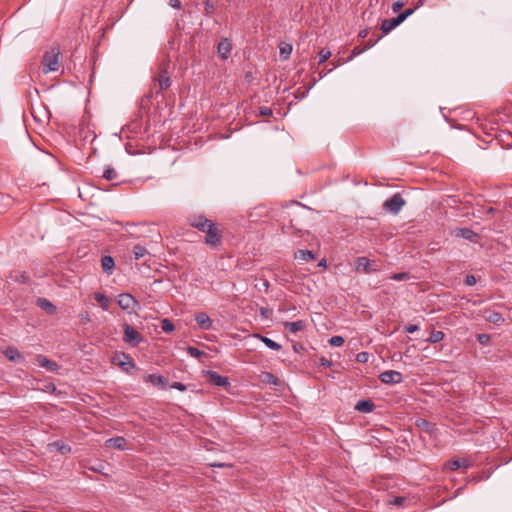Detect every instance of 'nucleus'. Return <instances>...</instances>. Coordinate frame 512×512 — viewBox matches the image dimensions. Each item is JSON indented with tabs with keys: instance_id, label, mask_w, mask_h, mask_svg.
Masks as SVG:
<instances>
[{
	"instance_id": "nucleus-1",
	"label": "nucleus",
	"mask_w": 512,
	"mask_h": 512,
	"mask_svg": "<svg viewBox=\"0 0 512 512\" xmlns=\"http://www.w3.org/2000/svg\"><path fill=\"white\" fill-rule=\"evenodd\" d=\"M60 50L57 47L51 48L46 51L42 59V70L43 73L48 74L50 72H56L60 68Z\"/></svg>"
},
{
	"instance_id": "nucleus-2",
	"label": "nucleus",
	"mask_w": 512,
	"mask_h": 512,
	"mask_svg": "<svg viewBox=\"0 0 512 512\" xmlns=\"http://www.w3.org/2000/svg\"><path fill=\"white\" fill-rule=\"evenodd\" d=\"M413 12V9H406L395 18L385 19L381 24V31L385 35L390 33L394 28L404 22Z\"/></svg>"
},
{
	"instance_id": "nucleus-3",
	"label": "nucleus",
	"mask_w": 512,
	"mask_h": 512,
	"mask_svg": "<svg viewBox=\"0 0 512 512\" xmlns=\"http://www.w3.org/2000/svg\"><path fill=\"white\" fill-rule=\"evenodd\" d=\"M406 204L400 193H395L383 203V209L393 215H397Z\"/></svg>"
},
{
	"instance_id": "nucleus-4",
	"label": "nucleus",
	"mask_w": 512,
	"mask_h": 512,
	"mask_svg": "<svg viewBox=\"0 0 512 512\" xmlns=\"http://www.w3.org/2000/svg\"><path fill=\"white\" fill-rule=\"evenodd\" d=\"M123 332V340L133 347L138 346L143 341L142 335L129 324H124Z\"/></svg>"
},
{
	"instance_id": "nucleus-5",
	"label": "nucleus",
	"mask_w": 512,
	"mask_h": 512,
	"mask_svg": "<svg viewBox=\"0 0 512 512\" xmlns=\"http://www.w3.org/2000/svg\"><path fill=\"white\" fill-rule=\"evenodd\" d=\"M118 305L121 309L132 312L139 307V302L129 293H122L118 296Z\"/></svg>"
},
{
	"instance_id": "nucleus-6",
	"label": "nucleus",
	"mask_w": 512,
	"mask_h": 512,
	"mask_svg": "<svg viewBox=\"0 0 512 512\" xmlns=\"http://www.w3.org/2000/svg\"><path fill=\"white\" fill-rule=\"evenodd\" d=\"M188 221L192 227L204 233L213 225V222L203 215H192L189 217Z\"/></svg>"
},
{
	"instance_id": "nucleus-7",
	"label": "nucleus",
	"mask_w": 512,
	"mask_h": 512,
	"mask_svg": "<svg viewBox=\"0 0 512 512\" xmlns=\"http://www.w3.org/2000/svg\"><path fill=\"white\" fill-rule=\"evenodd\" d=\"M205 243L211 247H217L221 243V232L217 225L213 223L212 227L206 230Z\"/></svg>"
},
{
	"instance_id": "nucleus-8",
	"label": "nucleus",
	"mask_w": 512,
	"mask_h": 512,
	"mask_svg": "<svg viewBox=\"0 0 512 512\" xmlns=\"http://www.w3.org/2000/svg\"><path fill=\"white\" fill-rule=\"evenodd\" d=\"M355 263V270L357 272L363 271L367 274H370L377 270L376 262L370 261L367 257H358Z\"/></svg>"
},
{
	"instance_id": "nucleus-9",
	"label": "nucleus",
	"mask_w": 512,
	"mask_h": 512,
	"mask_svg": "<svg viewBox=\"0 0 512 512\" xmlns=\"http://www.w3.org/2000/svg\"><path fill=\"white\" fill-rule=\"evenodd\" d=\"M171 85L170 76L166 70H162L155 78H154V87H158L156 93H161L167 90Z\"/></svg>"
},
{
	"instance_id": "nucleus-10",
	"label": "nucleus",
	"mask_w": 512,
	"mask_h": 512,
	"mask_svg": "<svg viewBox=\"0 0 512 512\" xmlns=\"http://www.w3.org/2000/svg\"><path fill=\"white\" fill-rule=\"evenodd\" d=\"M379 379L384 384H398L403 381V376L395 370H387L379 375Z\"/></svg>"
},
{
	"instance_id": "nucleus-11",
	"label": "nucleus",
	"mask_w": 512,
	"mask_h": 512,
	"mask_svg": "<svg viewBox=\"0 0 512 512\" xmlns=\"http://www.w3.org/2000/svg\"><path fill=\"white\" fill-rule=\"evenodd\" d=\"M207 381L218 387H227L229 386V379L225 376L220 375L215 371L207 372Z\"/></svg>"
},
{
	"instance_id": "nucleus-12",
	"label": "nucleus",
	"mask_w": 512,
	"mask_h": 512,
	"mask_svg": "<svg viewBox=\"0 0 512 512\" xmlns=\"http://www.w3.org/2000/svg\"><path fill=\"white\" fill-rule=\"evenodd\" d=\"M416 427H418L422 432H425L429 435H435L437 432L436 424L431 423L423 418H418L415 421Z\"/></svg>"
},
{
	"instance_id": "nucleus-13",
	"label": "nucleus",
	"mask_w": 512,
	"mask_h": 512,
	"mask_svg": "<svg viewBox=\"0 0 512 512\" xmlns=\"http://www.w3.org/2000/svg\"><path fill=\"white\" fill-rule=\"evenodd\" d=\"M454 235L471 242H477L479 235L470 228H457L454 230Z\"/></svg>"
},
{
	"instance_id": "nucleus-14",
	"label": "nucleus",
	"mask_w": 512,
	"mask_h": 512,
	"mask_svg": "<svg viewBox=\"0 0 512 512\" xmlns=\"http://www.w3.org/2000/svg\"><path fill=\"white\" fill-rule=\"evenodd\" d=\"M195 321L197 322L198 326L203 330L212 329L213 321L211 320L209 315L204 312L197 313L195 315Z\"/></svg>"
},
{
	"instance_id": "nucleus-15",
	"label": "nucleus",
	"mask_w": 512,
	"mask_h": 512,
	"mask_svg": "<svg viewBox=\"0 0 512 512\" xmlns=\"http://www.w3.org/2000/svg\"><path fill=\"white\" fill-rule=\"evenodd\" d=\"M470 462L467 459H451L444 465L445 470L456 471L461 467L468 468Z\"/></svg>"
},
{
	"instance_id": "nucleus-16",
	"label": "nucleus",
	"mask_w": 512,
	"mask_h": 512,
	"mask_svg": "<svg viewBox=\"0 0 512 512\" xmlns=\"http://www.w3.org/2000/svg\"><path fill=\"white\" fill-rule=\"evenodd\" d=\"M127 441L124 437H114L109 438L105 441V446L108 448H114L118 450H125L127 448L126 446Z\"/></svg>"
},
{
	"instance_id": "nucleus-17",
	"label": "nucleus",
	"mask_w": 512,
	"mask_h": 512,
	"mask_svg": "<svg viewBox=\"0 0 512 512\" xmlns=\"http://www.w3.org/2000/svg\"><path fill=\"white\" fill-rule=\"evenodd\" d=\"M231 49H232V46H231L230 41L228 39H223L218 44L217 52L223 60H226L231 53Z\"/></svg>"
},
{
	"instance_id": "nucleus-18",
	"label": "nucleus",
	"mask_w": 512,
	"mask_h": 512,
	"mask_svg": "<svg viewBox=\"0 0 512 512\" xmlns=\"http://www.w3.org/2000/svg\"><path fill=\"white\" fill-rule=\"evenodd\" d=\"M36 361L41 367L48 371L54 372L58 369V364L55 361L49 360L43 355H37Z\"/></svg>"
},
{
	"instance_id": "nucleus-19",
	"label": "nucleus",
	"mask_w": 512,
	"mask_h": 512,
	"mask_svg": "<svg viewBox=\"0 0 512 512\" xmlns=\"http://www.w3.org/2000/svg\"><path fill=\"white\" fill-rule=\"evenodd\" d=\"M484 318L486 321L493 323L495 325H498V326L504 323L503 316L500 313L495 312V311L486 310L484 312Z\"/></svg>"
},
{
	"instance_id": "nucleus-20",
	"label": "nucleus",
	"mask_w": 512,
	"mask_h": 512,
	"mask_svg": "<svg viewBox=\"0 0 512 512\" xmlns=\"http://www.w3.org/2000/svg\"><path fill=\"white\" fill-rule=\"evenodd\" d=\"M374 408L375 404L368 399L359 400L355 405V409L361 413H370L374 410Z\"/></svg>"
},
{
	"instance_id": "nucleus-21",
	"label": "nucleus",
	"mask_w": 512,
	"mask_h": 512,
	"mask_svg": "<svg viewBox=\"0 0 512 512\" xmlns=\"http://www.w3.org/2000/svg\"><path fill=\"white\" fill-rule=\"evenodd\" d=\"M144 381L146 383H151L153 385L160 386L163 389L167 386V383H168L166 378H164L161 375H156V374H149V375H147L144 378Z\"/></svg>"
},
{
	"instance_id": "nucleus-22",
	"label": "nucleus",
	"mask_w": 512,
	"mask_h": 512,
	"mask_svg": "<svg viewBox=\"0 0 512 512\" xmlns=\"http://www.w3.org/2000/svg\"><path fill=\"white\" fill-rule=\"evenodd\" d=\"M283 326L286 330L291 333H297L298 331H302L306 327V323L303 320H298L294 322H284Z\"/></svg>"
},
{
	"instance_id": "nucleus-23",
	"label": "nucleus",
	"mask_w": 512,
	"mask_h": 512,
	"mask_svg": "<svg viewBox=\"0 0 512 512\" xmlns=\"http://www.w3.org/2000/svg\"><path fill=\"white\" fill-rule=\"evenodd\" d=\"M101 267L106 274L111 275L115 268L114 259L108 255L103 256L101 259Z\"/></svg>"
},
{
	"instance_id": "nucleus-24",
	"label": "nucleus",
	"mask_w": 512,
	"mask_h": 512,
	"mask_svg": "<svg viewBox=\"0 0 512 512\" xmlns=\"http://www.w3.org/2000/svg\"><path fill=\"white\" fill-rule=\"evenodd\" d=\"M4 355L7 357V359L11 362L18 363L23 360V356L20 354V352L14 348V347H8L4 350Z\"/></svg>"
},
{
	"instance_id": "nucleus-25",
	"label": "nucleus",
	"mask_w": 512,
	"mask_h": 512,
	"mask_svg": "<svg viewBox=\"0 0 512 512\" xmlns=\"http://www.w3.org/2000/svg\"><path fill=\"white\" fill-rule=\"evenodd\" d=\"M259 379L264 384H269L273 386H278L280 384V380L270 372H262L259 375Z\"/></svg>"
},
{
	"instance_id": "nucleus-26",
	"label": "nucleus",
	"mask_w": 512,
	"mask_h": 512,
	"mask_svg": "<svg viewBox=\"0 0 512 512\" xmlns=\"http://www.w3.org/2000/svg\"><path fill=\"white\" fill-rule=\"evenodd\" d=\"M294 258L297 260L304 261V262H309V261H313L315 259V256H314L313 252L310 250L300 249L294 253Z\"/></svg>"
},
{
	"instance_id": "nucleus-27",
	"label": "nucleus",
	"mask_w": 512,
	"mask_h": 512,
	"mask_svg": "<svg viewBox=\"0 0 512 512\" xmlns=\"http://www.w3.org/2000/svg\"><path fill=\"white\" fill-rule=\"evenodd\" d=\"M120 357L122 358V360H119V361L117 362V364H118L120 367H122V368H123V370L128 371V369H130V368H133V367H134V365H135V364H134V362H133L132 358H131L129 355H127V354H125V353H122Z\"/></svg>"
},
{
	"instance_id": "nucleus-28",
	"label": "nucleus",
	"mask_w": 512,
	"mask_h": 512,
	"mask_svg": "<svg viewBox=\"0 0 512 512\" xmlns=\"http://www.w3.org/2000/svg\"><path fill=\"white\" fill-rule=\"evenodd\" d=\"M255 337L259 338L268 348L272 349V350H280L281 349V345L278 344L277 342H275L274 340L266 337V336H262L260 334H256Z\"/></svg>"
},
{
	"instance_id": "nucleus-29",
	"label": "nucleus",
	"mask_w": 512,
	"mask_h": 512,
	"mask_svg": "<svg viewBox=\"0 0 512 512\" xmlns=\"http://www.w3.org/2000/svg\"><path fill=\"white\" fill-rule=\"evenodd\" d=\"M37 303L49 314H54L56 312V307L45 298H39Z\"/></svg>"
},
{
	"instance_id": "nucleus-30",
	"label": "nucleus",
	"mask_w": 512,
	"mask_h": 512,
	"mask_svg": "<svg viewBox=\"0 0 512 512\" xmlns=\"http://www.w3.org/2000/svg\"><path fill=\"white\" fill-rule=\"evenodd\" d=\"M95 300L100 304L103 310L107 311L109 309L110 300L109 298L102 293H95Z\"/></svg>"
},
{
	"instance_id": "nucleus-31",
	"label": "nucleus",
	"mask_w": 512,
	"mask_h": 512,
	"mask_svg": "<svg viewBox=\"0 0 512 512\" xmlns=\"http://www.w3.org/2000/svg\"><path fill=\"white\" fill-rule=\"evenodd\" d=\"M444 337H445L444 332H442L440 330H432L427 341L431 344H435V343L442 341L444 339Z\"/></svg>"
},
{
	"instance_id": "nucleus-32",
	"label": "nucleus",
	"mask_w": 512,
	"mask_h": 512,
	"mask_svg": "<svg viewBox=\"0 0 512 512\" xmlns=\"http://www.w3.org/2000/svg\"><path fill=\"white\" fill-rule=\"evenodd\" d=\"M292 52V45L288 43H281L279 46V54L283 60H287Z\"/></svg>"
},
{
	"instance_id": "nucleus-33",
	"label": "nucleus",
	"mask_w": 512,
	"mask_h": 512,
	"mask_svg": "<svg viewBox=\"0 0 512 512\" xmlns=\"http://www.w3.org/2000/svg\"><path fill=\"white\" fill-rule=\"evenodd\" d=\"M132 252H133L135 260H139V259H141L142 257H144L145 255L148 254L147 249L144 246H141V245H135L133 247V251Z\"/></svg>"
},
{
	"instance_id": "nucleus-34",
	"label": "nucleus",
	"mask_w": 512,
	"mask_h": 512,
	"mask_svg": "<svg viewBox=\"0 0 512 512\" xmlns=\"http://www.w3.org/2000/svg\"><path fill=\"white\" fill-rule=\"evenodd\" d=\"M161 329L165 333H171L174 330V324L169 319H162Z\"/></svg>"
},
{
	"instance_id": "nucleus-35",
	"label": "nucleus",
	"mask_w": 512,
	"mask_h": 512,
	"mask_svg": "<svg viewBox=\"0 0 512 512\" xmlns=\"http://www.w3.org/2000/svg\"><path fill=\"white\" fill-rule=\"evenodd\" d=\"M318 55H319V64H323L330 58L331 52L328 49L323 48L319 51Z\"/></svg>"
},
{
	"instance_id": "nucleus-36",
	"label": "nucleus",
	"mask_w": 512,
	"mask_h": 512,
	"mask_svg": "<svg viewBox=\"0 0 512 512\" xmlns=\"http://www.w3.org/2000/svg\"><path fill=\"white\" fill-rule=\"evenodd\" d=\"M103 177L106 180H114L117 177V172L113 168L107 167L103 173Z\"/></svg>"
},
{
	"instance_id": "nucleus-37",
	"label": "nucleus",
	"mask_w": 512,
	"mask_h": 512,
	"mask_svg": "<svg viewBox=\"0 0 512 512\" xmlns=\"http://www.w3.org/2000/svg\"><path fill=\"white\" fill-rule=\"evenodd\" d=\"M345 340L342 336H333L329 340V344L334 347H340L344 344Z\"/></svg>"
},
{
	"instance_id": "nucleus-38",
	"label": "nucleus",
	"mask_w": 512,
	"mask_h": 512,
	"mask_svg": "<svg viewBox=\"0 0 512 512\" xmlns=\"http://www.w3.org/2000/svg\"><path fill=\"white\" fill-rule=\"evenodd\" d=\"M366 51L365 47H359L356 46L352 49L350 56L348 57L347 61H351L354 57L361 55L363 52Z\"/></svg>"
},
{
	"instance_id": "nucleus-39",
	"label": "nucleus",
	"mask_w": 512,
	"mask_h": 512,
	"mask_svg": "<svg viewBox=\"0 0 512 512\" xmlns=\"http://www.w3.org/2000/svg\"><path fill=\"white\" fill-rule=\"evenodd\" d=\"M53 446H55V447L57 448V450H58V451H60L62 454H64V453H67V452H70V451H71L70 446L65 445V444H63V443H61V442H59V441L54 442V443H53Z\"/></svg>"
},
{
	"instance_id": "nucleus-40",
	"label": "nucleus",
	"mask_w": 512,
	"mask_h": 512,
	"mask_svg": "<svg viewBox=\"0 0 512 512\" xmlns=\"http://www.w3.org/2000/svg\"><path fill=\"white\" fill-rule=\"evenodd\" d=\"M187 352H188V354H189L190 356L195 357V358H198V357H200L201 355H203V352H202V351H200L198 348L193 347V346H189V347L187 348Z\"/></svg>"
},
{
	"instance_id": "nucleus-41",
	"label": "nucleus",
	"mask_w": 512,
	"mask_h": 512,
	"mask_svg": "<svg viewBox=\"0 0 512 512\" xmlns=\"http://www.w3.org/2000/svg\"><path fill=\"white\" fill-rule=\"evenodd\" d=\"M491 340V337L488 335V334H478L477 335V341L481 344V345H487L489 344Z\"/></svg>"
},
{
	"instance_id": "nucleus-42",
	"label": "nucleus",
	"mask_w": 512,
	"mask_h": 512,
	"mask_svg": "<svg viewBox=\"0 0 512 512\" xmlns=\"http://www.w3.org/2000/svg\"><path fill=\"white\" fill-rule=\"evenodd\" d=\"M391 278L396 281H402L409 278L408 273L402 272V273H394Z\"/></svg>"
},
{
	"instance_id": "nucleus-43",
	"label": "nucleus",
	"mask_w": 512,
	"mask_h": 512,
	"mask_svg": "<svg viewBox=\"0 0 512 512\" xmlns=\"http://www.w3.org/2000/svg\"><path fill=\"white\" fill-rule=\"evenodd\" d=\"M404 330L406 333L412 334L419 330V326L415 325V324H410V325L405 326Z\"/></svg>"
},
{
	"instance_id": "nucleus-44",
	"label": "nucleus",
	"mask_w": 512,
	"mask_h": 512,
	"mask_svg": "<svg viewBox=\"0 0 512 512\" xmlns=\"http://www.w3.org/2000/svg\"><path fill=\"white\" fill-rule=\"evenodd\" d=\"M369 354L367 352H361L357 354V361L358 362H366L368 360Z\"/></svg>"
},
{
	"instance_id": "nucleus-45",
	"label": "nucleus",
	"mask_w": 512,
	"mask_h": 512,
	"mask_svg": "<svg viewBox=\"0 0 512 512\" xmlns=\"http://www.w3.org/2000/svg\"><path fill=\"white\" fill-rule=\"evenodd\" d=\"M465 283L468 285V286H473L476 284V278L475 276L473 275H467L466 278H465Z\"/></svg>"
},
{
	"instance_id": "nucleus-46",
	"label": "nucleus",
	"mask_w": 512,
	"mask_h": 512,
	"mask_svg": "<svg viewBox=\"0 0 512 512\" xmlns=\"http://www.w3.org/2000/svg\"><path fill=\"white\" fill-rule=\"evenodd\" d=\"M171 388L179 390V391H185L186 390V386L183 383H181V382H174L171 385Z\"/></svg>"
},
{
	"instance_id": "nucleus-47",
	"label": "nucleus",
	"mask_w": 512,
	"mask_h": 512,
	"mask_svg": "<svg viewBox=\"0 0 512 512\" xmlns=\"http://www.w3.org/2000/svg\"><path fill=\"white\" fill-rule=\"evenodd\" d=\"M404 3L401 1H396L392 5L393 12L397 13L400 11V9L403 7Z\"/></svg>"
},
{
	"instance_id": "nucleus-48",
	"label": "nucleus",
	"mask_w": 512,
	"mask_h": 512,
	"mask_svg": "<svg viewBox=\"0 0 512 512\" xmlns=\"http://www.w3.org/2000/svg\"><path fill=\"white\" fill-rule=\"evenodd\" d=\"M205 11L207 14H212L214 11V6L209 0L205 2Z\"/></svg>"
},
{
	"instance_id": "nucleus-49",
	"label": "nucleus",
	"mask_w": 512,
	"mask_h": 512,
	"mask_svg": "<svg viewBox=\"0 0 512 512\" xmlns=\"http://www.w3.org/2000/svg\"><path fill=\"white\" fill-rule=\"evenodd\" d=\"M404 501H405L404 497H395L393 500L390 501V504L401 505L402 503H404Z\"/></svg>"
},
{
	"instance_id": "nucleus-50",
	"label": "nucleus",
	"mask_w": 512,
	"mask_h": 512,
	"mask_svg": "<svg viewBox=\"0 0 512 512\" xmlns=\"http://www.w3.org/2000/svg\"><path fill=\"white\" fill-rule=\"evenodd\" d=\"M260 113H261V115H264V116H271L272 110L268 107H263L260 109Z\"/></svg>"
},
{
	"instance_id": "nucleus-51",
	"label": "nucleus",
	"mask_w": 512,
	"mask_h": 512,
	"mask_svg": "<svg viewBox=\"0 0 512 512\" xmlns=\"http://www.w3.org/2000/svg\"><path fill=\"white\" fill-rule=\"evenodd\" d=\"M170 6L179 9L181 7V1L180 0H170Z\"/></svg>"
},
{
	"instance_id": "nucleus-52",
	"label": "nucleus",
	"mask_w": 512,
	"mask_h": 512,
	"mask_svg": "<svg viewBox=\"0 0 512 512\" xmlns=\"http://www.w3.org/2000/svg\"><path fill=\"white\" fill-rule=\"evenodd\" d=\"M320 365L325 366V367H330L332 365V362L330 360L326 359L325 357H322L320 359Z\"/></svg>"
},
{
	"instance_id": "nucleus-53",
	"label": "nucleus",
	"mask_w": 512,
	"mask_h": 512,
	"mask_svg": "<svg viewBox=\"0 0 512 512\" xmlns=\"http://www.w3.org/2000/svg\"><path fill=\"white\" fill-rule=\"evenodd\" d=\"M376 42H377V40H374V41L369 40V41L366 43V45H365L364 47L366 48V50H368V49H370L372 46H374Z\"/></svg>"
},
{
	"instance_id": "nucleus-54",
	"label": "nucleus",
	"mask_w": 512,
	"mask_h": 512,
	"mask_svg": "<svg viewBox=\"0 0 512 512\" xmlns=\"http://www.w3.org/2000/svg\"><path fill=\"white\" fill-rule=\"evenodd\" d=\"M367 35H368V31H367L366 29L361 30V31L359 32V34H358V36H359L360 38H366V37H367Z\"/></svg>"
},
{
	"instance_id": "nucleus-55",
	"label": "nucleus",
	"mask_w": 512,
	"mask_h": 512,
	"mask_svg": "<svg viewBox=\"0 0 512 512\" xmlns=\"http://www.w3.org/2000/svg\"><path fill=\"white\" fill-rule=\"evenodd\" d=\"M213 467H224L225 464L218 463V464H212Z\"/></svg>"
},
{
	"instance_id": "nucleus-56",
	"label": "nucleus",
	"mask_w": 512,
	"mask_h": 512,
	"mask_svg": "<svg viewBox=\"0 0 512 512\" xmlns=\"http://www.w3.org/2000/svg\"><path fill=\"white\" fill-rule=\"evenodd\" d=\"M495 211V209L493 207H489L487 209V213H493Z\"/></svg>"
},
{
	"instance_id": "nucleus-57",
	"label": "nucleus",
	"mask_w": 512,
	"mask_h": 512,
	"mask_svg": "<svg viewBox=\"0 0 512 512\" xmlns=\"http://www.w3.org/2000/svg\"><path fill=\"white\" fill-rule=\"evenodd\" d=\"M82 319L83 320H86V319L88 320V314H85V316H82Z\"/></svg>"
},
{
	"instance_id": "nucleus-58",
	"label": "nucleus",
	"mask_w": 512,
	"mask_h": 512,
	"mask_svg": "<svg viewBox=\"0 0 512 512\" xmlns=\"http://www.w3.org/2000/svg\"><path fill=\"white\" fill-rule=\"evenodd\" d=\"M82 319L83 320H86V319L88 320V314H85V316H82Z\"/></svg>"
},
{
	"instance_id": "nucleus-59",
	"label": "nucleus",
	"mask_w": 512,
	"mask_h": 512,
	"mask_svg": "<svg viewBox=\"0 0 512 512\" xmlns=\"http://www.w3.org/2000/svg\"><path fill=\"white\" fill-rule=\"evenodd\" d=\"M82 319L83 320H86V319L88 320V314H85V316H82Z\"/></svg>"
},
{
	"instance_id": "nucleus-60",
	"label": "nucleus",
	"mask_w": 512,
	"mask_h": 512,
	"mask_svg": "<svg viewBox=\"0 0 512 512\" xmlns=\"http://www.w3.org/2000/svg\"><path fill=\"white\" fill-rule=\"evenodd\" d=\"M264 286H266V287H268V286H269L268 281H265V282H264Z\"/></svg>"
}]
</instances>
